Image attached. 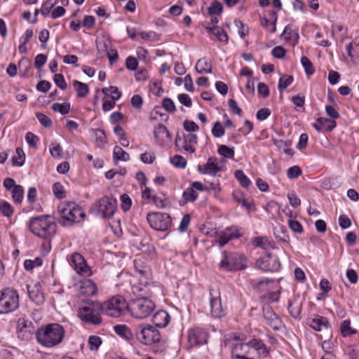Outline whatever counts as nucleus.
<instances>
[{
    "label": "nucleus",
    "mask_w": 359,
    "mask_h": 359,
    "mask_svg": "<svg viewBox=\"0 0 359 359\" xmlns=\"http://www.w3.org/2000/svg\"><path fill=\"white\" fill-rule=\"evenodd\" d=\"M69 262L78 274L83 276H90L92 275L90 268L87 265L84 257L79 253H73Z\"/></svg>",
    "instance_id": "14"
},
{
    "label": "nucleus",
    "mask_w": 359,
    "mask_h": 359,
    "mask_svg": "<svg viewBox=\"0 0 359 359\" xmlns=\"http://www.w3.org/2000/svg\"><path fill=\"white\" fill-rule=\"evenodd\" d=\"M19 307V294L17 290L5 288L0 292V314H7Z\"/></svg>",
    "instance_id": "9"
},
{
    "label": "nucleus",
    "mask_w": 359,
    "mask_h": 359,
    "mask_svg": "<svg viewBox=\"0 0 359 359\" xmlns=\"http://www.w3.org/2000/svg\"><path fill=\"white\" fill-rule=\"evenodd\" d=\"M170 315L164 310L157 311L153 316L152 321L156 327H165L170 322Z\"/></svg>",
    "instance_id": "27"
},
{
    "label": "nucleus",
    "mask_w": 359,
    "mask_h": 359,
    "mask_svg": "<svg viewBox=\"0 0 359 359\" xmlns=\"http://www.w3.org/2000/svg\"><path fill=\"white\" fill-rule=\"evenodd\" d=\"M255 264L258 269L264 271L276 272L280 268V262L278 257L271 253H268L257 259Z\"/></svg>",
    "instance_id": "13"
},
{
    "label": "nucleus",
    "mask_w": 359,
    "mask_h": 359,
    "mask_svg": "<svg viewBox=\"0 0 359 359\" xmlns=\"http://www.w3.org/2000/svg\"><path fill=\"white\" fill-rule=\"evenodd\" d=\"M293 81V77L292 76L285 74L281 76L278 81V88L282 92L283 90L287 88Z\"/></svg>",
    "instance_id": "44"
},
{
    "label": "nucleus",
    "mask_w": 359,
    "mask_h": 359,
    "mask_svg": "<svg viewBox=\"0 0 359 359\" xmlns=\"http://www.w3.org/2000/svg\"><path fill=\"white\" fill-rule=\"evenodd\" d=\"M79 292L86 296H93L97 292V287L91 279H84L79 283Z\"/></svg>",
    "instance_id": "23"
},
{
    "label": "nucleus",
    "mask_w": 359,
    "mask_h": 359,
    "mask_svg": "<svg viewBox=\"0 0 359 359\" xmlns=\"http://www.w3.org/2000/svg\"><path fill=\"white\" fill-rule=\"evenodd\" d=\"M138 66V61L137 60L133 57L129 56L126 58V67L128 69L131 71H135Z\"/></svg>",
    "instance_id": "61"
},
{
    "label": "nucleus",
    "mask_w": 359,
    "mask_h": 359,
    "mask_svg": "<svg viewBox=\"0 0 359 359\" xmlns=\"http://www.w3.org/2000/svg\"><path fill=\"white\" fill-rule=\"evenodd\" d=\"M208 333L203 328L194 327L188 333V344L190 348L207 344Z\"/></svg>",
    "instance_id": "16"
},
{
    "label": "nucleus",
    "mask_w": 359,
    "mask_h": 359,
    "mask_svg": "<svg viewBox=\"0 0 359 359\" xmlns=\"http://www.w3.org/2000/svg\"><path fill=\"white\" fill-rule=\"evenodd\" d=\"M219 267L228 272L241 271L247 267L246 259L242 254L223 251Z\"/></svg>",
    "instance_id": "6"
},
{
    "label": "nucleus",
    "mask_w": 359,
    "mask_h": 359,
    "mask_svg": "<svg viewBox=\"0 0 359 359\" xmlns=\"http://www.w3.org/2000/svg\"><path fill=\"white\" fill-rule=\"evenodd\" d=\"M135 276L139 278L140 285H149L150 278V269L144 264L140 259L134 260Z\"/></svg>",
    "instance_id": "18"
},
{
    "label": "nucleus",
    "mask_w": 359,
    "mask_h": 359,
    "mask_svg": "<svg viewBox=\"0 0 359 359\" xmlns=\"http://www.w3.org/2000/svg\"><path fill=\"white\" fill-rule=\"evenodd\" d=\"M29 228L35 236L43 239H49L55 236L57 224L51 215H44L30 219Z\"/></svg>",
    "instance_id": "3"
},
{
    "label": "nucleus",
    "mask_w": 359,
    "mask_h": 359,
    "mask_svg": "<svg viewBox=\"0 0 359 359\" xmlns=\"http://www.w3.org/2000/svg\"><path fill=\"white\" fill-rule=\"evenodd\" d=\"M123 307L124 302L123 297L117 295L104 303H101L100 310L102 314L117 318L122 314Z\"/></svg>",
    "instance_id": "12"
},
{
    "label": "nucleus",
    "mask_w": 359,
    "mask_h": 359,
    "mask_svg": "<svg viewBox=\"0 0 359 359\" xmlns=\"http://www.w3.org/2000/svg\"><path fill=\"white\" fill-rule=\"evenodd\" d=\"M212 69V63L207 57L199 59L195 66V69L198 74H210Z\"/></svg>",
    "instance_id": "28"
},
{
    "label": "nucleus",
    "mask_w": 359,
    "mask_h": 359,
    "mask_svg": "<svg viewBox=\"0 0 359 359\" xmlns=\"http://www.w3.org/2000/svg\"><path fill=\"white\" fill-rule=\"evenodd\" d=\"M211 315L215 318H220L226 314L225 310L222 306L219 297H212L210 299Z\"/></svg>",
    "instance_id": "25"
},
{
    "label": "nucleus",
    "mask_w": 359,
    "mask_h": 359,
    "mask_svg": "<svg viewBox=\"0 0 359 359\" xmlns=\"http://www.w3.org/2000/svg\"><path fill=\"white\" fill-rule=\"evenodd\" d=\"M89 348L91 351H95L99 348L102 344V339L99 336L92 335L88 338Z\"/></svg>",
    "instance_id": "50"
},
{
    "label": "nucleus",
    "mask_w": 359,
    "mask_h": 359,
    "mask_svg": "<svg viewBox=\"0 0 359 359\" xmlns=\"http://www.w3.org/2000/svg\"><path fill=\"white\" fill-rule=\"evenodd\" d=\"M12 198L16 203H20L24 197V190L21 185H18L11 190Z\"/></svg>",
    "instance_id": "41"
},
{
    "label": "nucleus",
    "mask_w": 359,
    "mask_h": 359,
    "mask_svg": "<svg viewBox=\"0 0 359 359\" xmlns=\"http://www.w3.org/2000/svg\"><path fill=\"white\" fill-rule=\"evenodd\" d=\"M27 290L29 299L38 305L44 302L43 294L40 291V285L35 284L33 286L27 285Z\"/></svg>",
    "instance_id": "24"
},
{
    "label": "nucleus",
    "mask_w": 359,
    "mask_h": 359,
    "mask_svg": "<svg viewBox=\"0 0 359 359\" xmlns=\"http://www.w3.org/2000/svg\"><path fill=\"white\" fill-rule=\"evenodd\" d=\"M224 132L225 130L220 122L217 121L215 123L213 128H212V133L215 137H221L224 135Z\"/></svg>",
    "instance_id": "58"
},
{
    "label": "nucleus",
    "mask_w": 359,
    "mask_h": 359,
    "mask_svg": "<svg viewBox=\"0 0 359 359\" xmlns=\"http://www.w3.org/2000/svg\"><path fill=\"white\" fill-rule=\"evenodd\" d=\"M197 170L201 174L215 177L218 172L222 170V168L219 165L217 158L211 156L208 158L205 164L203 165H198Z\"/></svg>",
    "instance_id": "17"
},
{
    "label": "nucleus",
    "mask_w": 359,
    "mask_h": 359,
    "mask_svg": "<svg viewBox=\"0 0 359 359\" xmlns=\"http://www.w3.org/2000/svg\"><path fill=\"white\" fill-rule=\"evenodd\" d=\"M113 158L114 161H128L130 160V156L121 147L115 146L113 151Z\"/></svg>",
    "instance_id": "34"
},
{
    "label": "nucleus",
    "mask_w": 359,
    "mask_h": 359,
    "mask_svg": "<svg viewBox=\"0 0 359 359\" xmlns=\"http://www.w3.org/2000/svg\"><path fill=\"white\" fill-rule=\"evenodd\" d=\"M116 206L115 198L104 196L92 205L90 212L104 219H109L115 213Z\"/></svg>",
    "instance_id": "10"
},
{
    "label": "nucleus",
    "mask_w": 359,
    "mask_h": 359,
    "mask_svg": "<svg viewBox=\"0 0 359 359\" xmlns=\"http://www.w3.org/2000/svg\"><path fill=\"white\" fill-rule=\"evenodd\" d=\"M302 174V170L298 165L289 168L287 170V176L289 179H296Z\"/></svg>",
    "instance_id": "57"
},
{
    "label": "nucleus",
    "mask_w": 359,
    "mask_h": 359,
    "mask_svg": "<svg viewBox=\"0 0 359 359\" xmlns=\"http://www.w3.org/2000/svg\"><path fill=\"white\" fill-rule=\"evenodd\" d=\"M163 108L168 112H174L176 111V107L173 101L168 97H165L162 101Z\"/></svg>",
    "instance_id": "62"
},
{
    "label": "nucleus",
    "mask_w": 359,
    "mask_h": 359,
    "mask_svg": "<svg viewBox=\"0 0 359 359\" xmlns=\"http://www.w3.org/2000/svg\"><path fill=\"white\" fill-rule=\"evenodd\" d=\"M53 81L61 90H65L67 87L65 77L62 74H55L53 76Z\"/></svg>",
    "instance_id": "54"
},
{
    "label": "nucleus",
    "mask_w": 359,
    "mask_h": 359,
    "mask_svg": "<svg viewBox=\"0 0 359 359\" xmlns=\"http://www.w3.org/2000/svg\"><path fill=\"white\" fill-rule=\"evenodd\" d=\"M287 310L294 318H299L301 314L302 306L297 302H288Z\"/></svg>",
    "instance_id": "38"
},
{
    "label": "nucleus",
    "mask_w": 359,
    "mask_h": 359,
    "mask_svg": "<svg viewBox=\"0 0 359 359\" xmlns=\"http://www.w3.org/2000/svg\"><path fill=\"white\" fill-rule=\"evenodd\" d=\"M244 334L233 337L231 345V359H255L265 358L269 355V348L260 339H252L248 342Z\"/></svg>",
    "instance_id": "1"
},
{
    "label": "nucleus",
    "mask_w": 359,
    "mask_h": 359,
    "mask_svg": "<svg viewBox=\"0 0 359 359\" xmlns=\"http://www.w3.org/2000/svg\"><path fill=\"white\" fill-rule=\"evenodd\" d=\"M53 191L55 196L58 199H62L65 197V191L62 184L59 182L54 183L53 185Z\"/></svg>",
    "instance_id": "59"
},
{
    "label": "nucleus",
    "mask_w": 359,
    "mask_h": 359,
    "mask_svg": "<svg viewBox=\"0 0 359 359\" xmlns=\"http://www.w3.org/2000/svg\"><path fill=\"white\" fill-rule=\"evenodd\" d=\"M341 332L344 337L351 336L356 333V330L351 327V322L348 320H345L341 323Z\"/></svg>",
    "instance_id": "47"
},
{
    "label": "nucleus",
    "mask_w": 359,
    "mask_h": 359,
    "mask_svg": "<svg viewBox=\"0 0 359 359\" xmlns=\"http://www.w3.org/2000/svg\"><path fill=\"white\" fill-rule=\"evenodd\" d=\"M25 161V154L22 148L18 147L15 155L12 158V163L15 166H22Z\"/></svg>",
    "instance_id": "35"
},
{
    "label": "nucleus",
    "mask_w": 359,
    "mask_h": 359,
    "mask_svg": "<svg viewBox=\"0 0 359 359\" xmlns=\"http://www.w3.org/2000/svg\"><path fill=\"white\" fill-rule=\"evenodd\" d=\"M241 236L239 231L236 226L227 227L217 233V241L220 247L224 246L231 239L238 238Z\"/></svg>",
    "instance_id": "21"
},
{
    "label": "nucleus",
    "mask_w": 359,
    "mask_h": 359,
    "mask_svg": "<svg viewBox=\"0 0 359 359\" xmlns=\"http://www.w3.org/2000/svg\"><path fill=\"white\" fill-rule=\"evenodd\" d=\"M50 152L53 158L62 157V148L58 143H52L50 145Z\"/></svg>",
    "instance_id": "51"
},
{
    "label": "nucleus",
    "mask_w": 359,
    "mask_h": 359,
    "mask_svg": "<svg viewBox=\"0 0 359 359\" xmlns=\"http://www.w3.org/2000/svg\"><path fill=\"white\" fill-rule=\"evenodd\" d=\"M25 140L30 147L36 148L39 141V138L34 133L28 132L25 135Z\"/></svg>",
    "instance_id": "55"
},
{
    "label": "nucleus",
    "mask_w": 359,
    "mask_h": 359,
    "mask_svg": "<svg viewBox=\"0 0 359 359\" xmlns=\"http://www.w3.org/2000/svg\"><path fill=\"white\" fill-rule=\"evenodd\" d=\"M57 210L62 219L60 223L62 226H71L76 222H79L86 216L83 209L74 202L60 203Z\"/></svg>",
    "instance_id": "5"
},
{
    "label": "nucleus",
    "mask_w": 359,
    "mask_h": 359,
    "mask_svg": "<svg viewBox=\"0 0 359 359\" xmlns=\"http://www.w3.org/2000/svg\"><path fill=\"white\" fill-rule=\"evenodd\" d=\"M101 302L89 300L77 309L78 317L88 325H99L102 323Z\"/></svg>",
    "instance_id": "4"
},
{
    "label": "nucleus",
    "mask_w": 359,
    "mask_h": 359,
    "mask_svg": "<svg viewBox=\"0 0 359 359\" xmlns=\"http://www.w3.org/2000/svg\"><path fill=\"white\" fill-rule=\"evenodd\" d=\"M286 50L281 46H276L271 50L272 55L278 59L283 58L285 55Z\"/></svg>",
    "instance_id": "64"
},
{
    "label": "nucleus",
    "mask_w": 359,
    "mask_h": 359,
    "mask_svg": "<svg viewBox=\"0 0 359 359\" xmlns=\"http://www.w3.org/2000/svg\"><path fill=\"white\" fill-rule=\"evenodd\" d=\"M198 137L196 134L189 133L187 137H180L177 135L175 139V145L178 148L184 149L185 151L194 153L196 149L194 147L189 145V144H197Z\"/></svg>",
    "instance_id": "19"
},
{
    "label": "nucleus",
    "mask_w": 359,
    "mask_h": 359,
    "mask_svg": "<svg viewBox=\"0 0 359 359\" xmlns=\"http://www.w3.org/2000/svg\"><path fill=\"white\" fill-rule=\"evenodd\" d=\"M182 197L185 202H194L198 197V194L191 187H190L184 191Z\"/></svg>",
    "instance_id": "45"
},
{
    "label": "nucleus",
    "mask_w": 359,
    "mask_h": 359,
    "mask_svg": "<svg viewBox=\"0 0 359 359\" xmlns=\"http://www.w3.org/2000/svg\"><path fill=\"white\" fill-rule=\"evenodd\" d=\"M190 221H191L190 215L189 214L184 215L180 222V226L178 228L179 231L182 233L185 232L188 229V226L190 224Z\"/></svg>",
    "instance_id": "60"
},
{
    "label": "nucleus",
    "mask_w": 359,
    "mask_h": 359,
    "mask_svg": "<svg viewBox=\"0 0 359 359\" xmlns=\"http://www.w3.org/2000/svg\"><path fill=\"white\" fill-rule=\"evenodd\" d=\"M36 339L39 344L46 348H53L64 339L65 330L59 323H50L37 329Z\"/></svg>",
    "instance_id": "2"
},
{
    "label": "nucleus",
    "mask_w": 359,
    "mask_h": 359,
    "mask_svg": "<svg viewBox=\"0 0 359 359\" xmlns=\"http://www.w3.org/2000/svg\"><path fill=\"white\" fill-rule=\"evenodd\" d=\"M170 161L175 168H184L187 165L186 159L180 155H175L170 158Z\"/></svg>",
    "instance_id": "48"
},
{
    "label": "nucleus",
    "mask_w": 359,
    "mask_h": 359,
    "mask_svg": "<svg viewBox=\"0 0 359 359\" xmlns=\"http://www.w3.org/2000/svg\"><path fill=\"white\" fill-rule=\"evenodd\" d=\"M128 309L133 317L144 319L153 313L155 309V304L149 298L142 297L131 300Z\"/></svg>",
    "instance_id": "7"
},
{
    "label": "nucleus",
    "mask_w": 359,
    "mask_h": 359,
    "mask_svg": "<svg viewBox=\"0 0 359 359\" xmlns=\"http://www.w3.org/2000/svg\"><path fill=\"white\" fill-rule=\"evenodd\" d=\"M234 176L238 181L239 184L243 188H248L251 184V181L249 177L241 170H237L234 172Z\"/></svg>",
    "instance_id": "33"
},
{
    "label": "nucleus",
    "mask_w": 359,
    "mask_h": 359,
    "mask_svg": "<svg viewBox=\"0 0 359 359\" xmlns=\"http://www.w3.org/2000/svg\"><path fill=\"white\" fill-rule=\"evenodd\" d=\"M72 84L79 97H84L88 94L89 88L87 84L76 80L74 81Z\"/></svg>",
    "instance_id": "32"
},
{
    "label": "nucleus",
    "mask_w": 359,
    "mask_h": 359,
    "mask_svg": "<svg viewBox=\"0 0 359 359\" xmlns=\"http://www.w3.org/2000/svg\"><path fill=\"white\" fill-rule=\"evenodd\" d=\"M288 224L291 230L295 233H302L303 232V227L299 222L294 219H289Z\"/></svg>",
    "instance_id": "63"
},
{
    "label": "nucleus",
    "mask_w": 359,
    "mask_h": 359,
    "mask_svg": "<svg viewBox=\"0 0 359 359\" xmlns=\"http://www.w3.org/2000/svg\"><path fill=\"white\" fill-rule=\"evenodd\" d=\"M52 109L55 111H57L62 115L67 114L70 110V104L64 103H54L52 106Z\"/></svg>",
    "instance_id": "46"
},
{
    "label": "nucleus",
    "mask_w": 359,
    "mask_h": 359,
    "mask_svg": "<svg viewBox=\"0 0 359 359\" xmlns=\"http://www.w3.org/2000/svg\"><path fill=\"white\" fill-rule=\"evenodd\" d=\"M17 323L18 337L24 341L30 340L35 331L34 323L25 318H19Z\"/></svg>",
    "instance_id": "15"
},
{
    "label": "nucleus",
    "mask_w": 359,
    "mask_h": 359,
    "mask_svg": "<svg viewBox=\"0 0 359 359\" xmlns=\"http://www.w3.org/2000/svg\"><path fill=\"white\" fill-rule=\"evenodd\" d=\"M152 200L155 205L161 209L169 208L171 206V203L170 200L166 198H161L158 196L154 195L152 196Z\"/></svg>",
    "instance_id": "39"
},
{
    "label": "nucleus",
    "mask_w": 359,
    "mask_h": 359,
    "mask_svg": "<svg viewBox=\"0 0 359 359\" xmlns=\"http://www.w3.org/2000/svg\"><path fill=\"white\" fill-rule=\"evenodd\" d=\"M301 64L304 67L307 76H311L314 74L315 68L313 65L306 56H302L301 57Z\"/></svg>",
    "instance_id": "42"
},
{
    "label": "nucleus",
    "mask_w": 359,
    "mask_h": 359,
    "mask_svg": "<svg viewBox=\"0 0 359 359\" xmlns=\"http://www.w3.org/2000/svg\"><path fill=\"white\" fill-rule=\"evenodd\" d=\"M317 121L325 128V131L331 132L337 126L336 121L327 118L319 117L317 118Z\"/></svg>",
    "instance_id": "36"
},
{
    "label": "nucleus",
    "mask_w": 359,
    "mask_h": 359,
    "mask_svg": "<svg viewBox=\"0 0 359 359\" xmlns=\"http://www.w3.org/2000/svg\"><path fill=\"white\" fill-rule=\"evenodd\" d=\"M223 11L222 4L218 1H213L208 8L209 15H220Z\"/></svg>",
    "instance_id": "43"
},
{
    "label": "nucleus",
    "mask_w": 359,
    "mask_h": 359,
    "mask_svg": "<svg viewBox=\"0 0 359 359\" xmlns=\"http://www.w3.org/2000/svg\"><path fill=\"white\" fill-rule=\"evenodd\" d=\"M208 32L213 34L220 42H227L228 36L226 32L218 26L205 27Z\"/></svg>",
    "instance_id": "29"
},
{
    "label": "nucleus",
    "mask_w": 359,
    "mask_h": 359,
    "mask_svg": "<svg viewBox=\"0 0 359 359\" xmlns=\"http://www.w3.org/2000/svg\"><path fill=\"white\" fill-rule=\"evenodd\" d=\"M252 243L255 246L262 248L264 250L275 248L274 243L269 241L267 237H256L254 238Z\"/></svg>",
    "instance_id": "30"
},
{
    "label": "nucleus",
    "mask_w": 359,
    "mask_h": 359,
    "mask_svg": "<svg viewBox=\"0 0 359 359\" xmlns=\"http://www.w3.org/2000/svg\"><path fill=\"white\" fill-rule=\"evenodd\" d=\"M137 340L144 345H151L161 340V334L156 327L147 324H139L134 326Z\"/></svg>",
    "instance_id": "8"
},
{
    "label": "nucleus",
    "mask_w": 359,
    "mask_h": 359,
    "mask_svg": "<svg viewBox=\"0 0 359 359\" xmlns=\"http://www.w3.org/2000/svg\"><path fill=\"white\" fill-rule=\"evenodd\" d=\"M273 234L276 238L283 243H289L290 236L286 229L283 226H277L273 228Z\"/></svg>",
    "instance_id": "31"
},
{
    "label": "nucleus",
    "mask_w": 359,
    "mask_h": 359,
    "mask_svg": "<svg viewBox=\"0 0 359 359\" xmlns=\"http://www.w3.org/2000/svg\"><path fill=\"white\" fill-rule=\"evenodd\" d=\"M0 210L6 217H10L13 215V210L11 204L6 201L0 202Z\"/></svg>",
    "instance_id": "53"
},
{
    "label": "nucleus",
    "mask_w": 359,
    "mask_h": 359,
    "mask_svg": "<svg viewBox=\"0 0 359 359\" xmlns=\"http://www.w3.org/2000/svg\"><path fill=\"white\" fill-rule=\"evenodd\" d=\"M36 117L37 118L39 123L46 128H49L53 124L51 119L43 113L36 112Z\"/></svg>",
    "instance_id": "52"
},
{
    "label": "nucleus",
    "mask_w": 359,
    "mask_h": 359,
    "mask_svg": "<svg viewBox=\"0 0 359 359\" xmlns=\"http://www.w3.org/2000/svg\"><path fill=\"white\" fill-rule=\"evenodd\" d=\"M121 208L124 212L129 210L132 205V201L128 195L124 194L120 197Z\"/></svg>",
    "instance_id": "56"
},
{
    "label": "nucleus",
    "mask_w": 359,
    "mask_h": 359,
    "mask_svg": "<svg viewBox=\"0 0 359 359\" xmlns=\"http://www.w3.org/2000/svg\"><path fill=\"white\" fill-rule=\"evenodd\" d=\"M263 316L267 324L273 330H279L283 325L280 318L273 311L269 306H265L262 309Z\"/></svg>",
    "instance_id": "20"
},
{
    "label": "nucleus",
    "mask_w": 359,
    "mask_h": 359,
    "mask_svg": "<svg viewBox=\"0 0 359 359\" xmlns=\"http://www.w3.org/2000/svg\"><path fill=\"white\" fill-rule=\"evenodd\" d=\"M165 135L168 137L170 138L171 135L167 128L163 124H158L154 130V135L156 139L161 137L162 135Z\"/></svg>",
    "instance_id": "49"
},
{
    "label": "nucleus",
    "mask_w": 359,
    "mask_h": 359,
    "mask_svg": "<svg viewBox=\"0 0 359 359\" xmlns=\"http://www.w3.org/2000/svg\"><path fill=\"white\" fill-rule=\"evenodd\" d=\"M103 94L107 96H110L114 100H118L121 97V92L118 90L116 86H110L109 88H104L102 90Z\"/></svg>",
    "instance_id": "37"
},
{
    "label": "nucleus",
    "mask_w": 359,
    "mask_h": 359,
    "mask_svg": "<svg viewBox=\"0 0 359 359\" xmlns=\"http://www.w3.org/2000/svg\"><path fill=\"white\" fill-rule=\"evenodd\" d=\"M217 153L224 158H233L234 157L233 147H229L226 145L221 144L219 146Z\"/></svg>",
    "instance_id": "40"
},
{
    "label": "nucleus",
    "mask_w": 359,
    "mask_h": 359,
    "mask_svg": "<svg viewBox=\"0 0 359 359\" xmlns=\"http://www.w3.org/2000/svg\"><path fill=\"white\" fill-rule=\"evenodd\" d=\"M307 323L311 328L316 331L328 330L330 327L327 318L319 315H315L313 317L309 318Z\"/></svg>",
    "instance_id": "22"
},
{
    "label": "nucleus",
    "mask_w": 359,
    "mask_h": 359,
    "mask_svg": "<svg viewBox=\"0 0 359 359\" xmlns=\"http://www.w3.org/2000/svg\"><path fill=\"white\" fill-rule=\"evenodd\" d=\"M114 332L116 334L125 339L128 341H131L135 338L134 329L131 330L126 325H117L114 327Z\"/></svg>",
    "instance_id": "26"
},
{
    "label": "nucleus",
    "mask_w": 359,
    "mask_h": 359,
    "mask_svg": "<svg viewBox=\"0 0 359 359\" xmlns=\"http://www.w3.org/2000/svg\"><path fill=\"white\" fill-rule=\"evenodd\" d=\"M149 226L156 231H165L172 225L170 215L165 212H149L147 215Z\"/></svg>",
    "instance_id": "11"
}]
</instances>
